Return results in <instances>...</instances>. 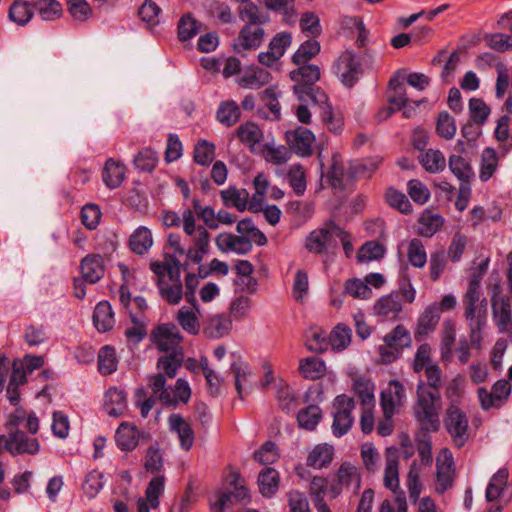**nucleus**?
Listing matches in <instances>:
<instances>
[{
	"label": "nucleus",
	"instance_id": "nucleus-52",
	"mask_svg": "<svg viewBox=\"0 0 512 512\" xmlns=\"http://www.w3.org/2000/svg\"><path fill=\"white\" fill-rule=\"evenodd\" d=\"M161 11V8L154 1L145 0L138 9V16L149 28H153L160 23L159 15Z\"/></svg>",
	"mask_w": 512,
	"mask_h": 512
},
{
	"label": "nucleus",
	"instance_id": "nucleus-46",
	"mask_svg": "<svg viewBox=\"0 0 512 512\" xmlns=\"http://www.w3.org/2000/svg\"><path fill=\"white\" fill-rule=\"evenodd\" d=\"M320 43L317 40L309 39L304 41L292 56V62L296 65L308 64V62L319 54Z\"/></svg>",
	"mask_w": 512,
	"mask_h": 512
},
{
	"label": "nucleus",
	"instance_id": "nucleus-2",
	"mask_svg": "<svg viewBox=\"0 0 512 512\" xmlns=\"http://www.w3.org/2000/svg\"><path fill=\"white\" fill-rule=\"evenodd\" d=\"M423 370H425L427 381L420 380L417 384V399L413 405V414L422 431L437 432L440 427L442 371L437 364H429Z\"/></svg>",
	"mask_w": 512,
	"mask_h": 512
},
{
	"label": "nucleus",
	"instance_id": "nucleus-53",
	"mask_svg": "<svg viewBox=\"0 0 512 512\" xmlns=\"http://www.w3.org/2000/svg\"><path fill=\"white\" fill-rule=\"evenodd\" d=\"M215 145L207 140H199L194 147L193 159L201 166H209L215 156Z\"/></svg>",
	"mask_w": 512,
	"mask_h": 512
},
{
	"label": "nucleus",
	"instance_id": "nucleus-24",
	"mask_svg": "<svg viewBox=\"0 0 512 512\" xmlns=\"http://www.w3.org/2000/svg\"><path fill=\"white\" fill-rule=\"evenodd\" d=\"M271 80V74L260 67H252L247 69L241 77L237 79V83L242 88L260 89L268 84Z\"/></svg>",
	"mask_w": 512,
	"mask_h": 512
},
{
	"label": "nucleus",
	"instance_id": "nucleus-42",
	"mask_svg": "<svg viewBox=\"0 0 512 512\" xmlns=\"http://www.w3.org/2000/svg\"><path fill=\"white\" fill-rule=\"evenodd\" d=\"M31 3L23 0H15L8 11L9 20L19 26L26 25L33 17Z\"/></svg>",
	"mask_w": 512,
	"mask_h": 512
},
{
	"label": "nucleus",
	"instance_id": "nucleus-20",
	"mask_svg": "<svg viewBox=\"0 0 512 512\" xmlns=\"http://www.w3.org/2000/svg\"><path fill=\"white\" fill-rule=\"evenodd\" d=\"M375 314L387 320H396L402 311V303L398 293H390L381 297L374 305Z\"/></svg>",
	"mask_w": 512,
	"mask_h": 512
},
{
	"label": "nucleus",
	"instance_id": "nucleus-39",
	"mask_svg": "<svg viewBox=\"0 0 512 512\" xmlns=\"http://www.w3.org/2000/svg\"><path fill=\"white\" fill-rule=\"evenodd\" d=\"M240 116V108L234 100L221 102L216 112L217 120L227 127H231L236 124L239 121Z\"/></svg>",
	"mask_w": 512,
	"mask_h": 512
},
{
	"label": "nucleus",
	"instance_id": "nucleus-38",
	"mask_svg": "<svg viewBox=\"0 0 512 512\" xmlns=\"http://www.w3.org/2000/svg\"><path fill=\"white\" fill-rule=\"evenodd\" d=\"M184 360L183 350L168 352L167 355L162 356L157 361V368L164 371V375L169 378H174L178 369L182 366Z\"/></svg>",
	"mask_w": 512,
	"mask_h": 512
},
{
	"label": "nucleus",
	"instance_id": "nucleus-64",
	"mask_svg": "<svg viewBox=\"0 0 512 512\" xmlns=\"http://www.w3.org/2000/svg\"><path fill=\"white\" fill-rule=\"evenodd\" d=\"M144 467L147 472L152 474L159 473L163 468V455L158 446V443H155L147 449L145 455Z\"/></svg>",
	"mask_w": 512,
	"mask_h": 512
},
{
	"label": "nucleus",
	"instance_id": "nucleus-19",
	"mask_svg": "<svg viewBox=\"0 0 512 512\" xmlns=\"http://www.w3.org/2000/svg\"><path fill=\"white\" fill-rule=\"evenodd\" d=\"M168 422L170 430L178 436L180 447L185 451H189L195 441V434L191 424L180 414H171Z\"/></svg>",
	"mask_w": 512,
	"mask_h": 512
},
{
	"label": "nucleus",
	"instance_id": "nucleus-61",
	"mask_svg": "<svg viewBox=\"0 0 512 512\" xmlns=\"http://www.w3.org/2000/svg\"><path fill=\"white\" fill-rule=\"evenodd\" d=\"M386 202L390 207L399 210L403 214L412 212V205L405 194L394 188H389L385 194Z\"/></svg>",
	"mask_w": 512,
	"mask_h": 512
},
{
	"label": "nucleus",
	"instance_id": "nucleus-34",
	"mask_svg": "<svg viewBox=\"0 0 512 512\" xmlns=\"http://www.w3.org/2000/svg\"><path fill=\"white\" fill-rule=\"evenodd\" d=\"M383 341L387 346L403 351L410 348L412 338L409 330L402 324L397 325L389 333L383 337Z\"/></svg>",
	"mask_w": 512,
	"mask_h": 512
},
{
	"label": "nucleus",
	"instance_id": "nucleus-12",
	"mask_svg": "<svg viewBox=\"0 0 512 512\" xmlns=\"http://www.w3.org/2000/svg\"><path fill=\"white\" fill-rule=\"evenodd\" d=\"M286 140L290 149L300 157H309L313 153L314 134L306 127L299 126L286 132Z\"/></svg>",
	"mask_w": 512,
	"mask_h": 512
},
{
	"label": "nucleus",
	"instance_id": "nucleus-44",
	"mask_svg": "<svg viewBox=\"0 0 512 512\" xmlns=\"http://www.w3.org/2000/svg\"><path fill=\"white\" fill-rule=\"evenodd\" d=\"M118 361L114 347L103 346L98 353V371L102 375H110L117 370Z\"/></svg>",
	"mask_w": 512,
	"mask_h": 512
},
{
	"label": "nucleus",
	"instance_id": "nucleus-47",
	"mask_svg": "<svg viewBox=\"0 0 512 512\" xmlns=\"http://www.w3.org/2000/svg\"><path fill=\"white\" fill-rule=\"evenodd\" d=\"M312 105H317L319 107L321 119L329 131L334 133H340L342 131L343 119L342 117L334 114L333 108L329 103V99L324 103H312Z\"/></svg>",
	"mask_w": 512,
	"mask_h": 512
},
{
	"label": "nucleus",
	"instance_id": "nucleus-51",
	"mask_svg": "<svg viewBox=\"0 0 512 512\" xmlns=\"http://www.w3.org/2000/svg\"><path fill=\"white\" fill-rule=\"evenodd\" d=\"M236 133L239 140L251 148L254 147L255 144L259 143L263 136L259 127L252 122L241 124L237 128Z\"/></svg>",
	"mask_w": 512,
	"mask_h": 512
},
{
	"label": "nucleus",
	"instance_id": "nucleus-7",
	"mask_svg": "<svg viewBox=\"0 0 512 512\" xmlns=\"http://www.w3.org/2000/svg\"><path fill=\"white\" fill-rule=\"evenodd\" d=\"M332 409V433L335 437L339 438L347 434L353 426L354 417L352 412L355 409L354 398L347 394L337 395L332 402Z\"/></svg>",
	"mask_w": 512,
	"mask_h": 512
},
{
	"label": "nucleus",
	"instance_id": "nucleus-22",
	"mask_svg": "<svg viewBox=\"0 0 512 512\" xmlns=\"http://www.w3.org/2000/svg\"><path fill=\"white\" fill-rule=\"evenodd\" d=\"M125 174V165L109 158L102 169V180L107 188L116 189L123 183Z\"/></svg>",
	"mask_w": 512,
	"mask_h": 512
},
{
	"label": "nucleus",
	"instance_id": "nucleus-40",
	"mask_svg": "<svg viewBox=\"0 0 512 512\" xmlns=\"http://www.w3.org/2000/svg\"><path fill=\"white\" fill-rule=\"evenodd\" d=\"M325 369V362L315 356L301 359L299 363V372L309 380L320 379L324 375Z\"/></svg>",
	"mask_w": 512,
	"mask_h": 512
},
{
	"label": "nucleus",
	"instance_id": "nucleus-13",
	"mask_svg": "<svg viewBox=\"0 0 512 512\" xmlns=\"http://www.w3.org/2000/svg\"><path fill=\"white\" fill-rule=\"evenodd\" d=\"M40 444L36 438H29L25 432L15 430L5 440V449L12 455L38 453Z\"/></svg>",
	"mask_w": 512,
	"mask_h": 512
},
{
	"label": "nucleus",
	"instance_id": "nucleus-10",
	"mask_svg": "<svg viewBox=\"0 0 512 512\" xmlns=\"http://www.w3.org/2000/svg\"><path fill=\"white\" fill-rule=\"evenodd\" d=\"M477 393L483 410L500 408L511 393V384L508 380L501 379L494 383L491 391L480 387Z\"/></svg>",
	"mask_w": 512,
	"mask_h": 512
},
{
	"label": "nucleus",
	"instance_id": "nucleus-4",
	"mask_svg": "<svg viewBox=\"0 0 512 512\" xmlns=\"http://www.w3.org/2000/svg\"><path fill=\"white\" fill-rule=\"evenodd\" d=\"M290 72V78L295 85L293 92L298 100L303 103H324L328 95L316 83L319 81L321 71L319 66L314 64H301Z\"/></svg>",
	"mask_w": 512,
	"mask_h": 512
},
{
	"label": "nucleus",
	"instance_id": "nucleus-26",
	"mask_svg": "<svg viewBox=\"0 0 512 512\" xmlns=\"http://www.w3.org/2000/svg\"><path fill=\"white\" fill-rule=\"evenodd\" d=\"M333 234L330 223L328 224V228L313 230L306 238V249L315 254L324 253L332 240Z\"/></svg>",
	"mask_w": 512,
	"mask_h": 512
},
{
	"label": "nucleus",
	"instance_id": "nucleus-31",
	"mask_svg": "<svg viewBox=\"0 0 512 512\" xmlns=\"http://www.w3.org/2000/svg\"><path fill=\"white\" fill-rule=\"evenodd\" d=\"M276 400L278 407L288 415L294 414L301 403L299 395L287 384L281 385L278 388Z\"/></svg>",
	"mask_w": 512,
	"mask_h": 512
},
{
	"label": "nucleus",
	"instance_id": "nucleus-55",
	"mask_svg": "<svg viewBox=\"0 0 512 512\" xmlns=\"http://www.w3.org/2000/svg\"><path fill=\"white\" fill-rule=\"evenodd\" d=\"M407 257L409 263L416 268H422L427 262V254L422 241L413 238L408 244Z\"/></svg>",
	"mask_w": 512,
	"mask_h": 512
},
{
	"label": "nucleus",
	"instance_id": "nucleus-60",
	"mask_svg": "<svg viewBox=\"0 0 512 512\" xmlns=\"http://www.w3.org/2000/svg\"><path fill=\"white\" fill-rule=\"evenodd\" d=\"M177 321L183 330L191 335L199 333L200 324L195 313L189 308L182 307L177 314Z\"/></svg>",
	"mask_w": 512,
	"mask_h": 512
},
{
	"label": "nucleus",
	"instance_id": "nucleus-57",
	"mask_svg": "<svg viewBox=\"0 0 512 512\" xmlns=\"http://www.w3.org/2000/svg\"><path fill=\"white\" fill-rule=\"evenodd\" d=\"M351 341V329L345 324H338L330 334L329 342L334 350L345 349Z\"/></svg>",
	"mask_w": 512,
	"mask_h": 512
},
{
	"label": "nucleus",
	"instance_id": "nucleus-1",
	"mask_svg": "<svg viewBox=\"0 0 512 512\" xmlns=\"http://www.w3.org/2000/svg\"><path fill=\"white\" fill-rule=\"evenodd\" d=\"M191 204L192 207L182 212L183 231L192 242L187 257L198 264L209 252L211 235L208 230L217 229V219L215 210L209 205L203 206L199 198L194 197Z\"/></svg>",
	"mask_w": 512,
	"mask_h": 512
},
{
	"label": "nucleus",
	"instance_id": "nucleus-14",
	"mask_svg": "<svg viewBox=\"0 0 512 512\" xmlns=\"http://www.w3.org/2000/svg\"><path fill=\"white\" fill-rule=\"evenodd\" d=\"M440 320V307L437 302L428 305L419 316L414 331V339L422 342L426 337L435 331Z\"/></svg>",
	"mask_w": 512,
	"mask_h": 512
},
{
	"label": "nucleus",
	"instance_id": "nucleus-48",
	"mask_svg": "<svg viewBox=\"0 0 512 512\" xmlns=\"http://www.w3.org/2000/svg\"><path fill=\"white\" fill-rule=\"evenodd\" d=\"M31 5L46 21L54 20L62 15V6L57 0H31Z\"/></svg>",
	"mask_w": 512,
	"mask_h": 512
},
{
	"label": "nucleus",
	"instance_id": "nucleus-11",
	"mask_svg": "<svg viewBox=\"0 0 512 512\" xmlns=\"http://www.w3.org/2000/svg\"><path fill=\"white\" fill-rule=\"evenodd\" d=\"M150 435L140 431L130 422H121L115 433L117 447L123 452H131L137 448L141 439L148 440Z\"/></svg>",
	"mask_w": 512,
	"mask_h": 512
},
{
	"label": "nucleus",
	"instance_id": "nucleus-16",
	"mask_svg": "<svg viewBox=\"0 0 512 512\" xmlns=\"http://www.w3.org/2000/svg\"><path fill=\"white\" fill-rule=\"evenodd\" d=\"M383 158L380 156L355 159L349 162L347 178L349 180L369 179L381 165Z\"/></svg>",
	"mask_w": 512,
	"mask_h": 512
},
{
	"label": "nucleus",
	"instance_id": "nucleus-9",
	"mask_svg": "<svg viewBox=\"0 0 512 512\" xmlns=\"http://www.w3.org/2000/svg\"><path fill=\"white\" fill-rule=\"evenodd\" d=\"M361 483L360 473L354 465L350 462H343L338 468L335 478L329 485V493L331 498H337L343 488H350L353 486L356 490L359 489Z\"/></svg>",
	"mask_w": 512,
	"mask_h": 512
},
{
	"label": "nucleus",
	"instance_id": "nucleus-63",
	"mask_svg": "<svg viewBox=\"0 0 512 512\" xmlns=\"http://www.w3.org/2000/svg\"><path fill=\"white\" fill-rule=\"evenodd\" d=\"M436 132L440 137L447 140H450L455 136V120L447 111H441L438 114Z\"/></svg>",
	"mask_w": 512,
	"mask_h": 512
},
{
	"label": "nucleus",
	"instance_id": "nucleus-59",
	"mask_svg": "<svg viewBox=\"0 0 512 512\" xmlns=\"http://www.w3.org/2000/svg\"><path fill=\"white\" fill-rule=\"evenodd\" d=\"M198 22L192 14H184L178 22V38L181 42L192 39L198 33Z\"/></svg>",
	"mask_w": 512,
	"mask_h": 512
},
{
	"label": "nucleus",
	"instance_id": "nucleus-50",
	"mask_svg": "<svg viewBox=\"0 0 512 512\" xmlns=\"http://www.w3.org/2000/svg\"><path fill=\"white\" fill-rule=\"evenodd\" d=\"M231 372L234 374L235 388L241 400L244 399L243 392L249 386L248 377L250 376L249 366L245 362L234 361L230 366Z\"/></svg>",
	"mask_w": 512,
	"mask_h": 512
},
{
	"label": "nucleus",
	"instance_id": "nucleus-29",
	"mask_svg": "<svg viewBox=\"0 0 512 512\" xmlns=\"http://www.w3.org/2000/svg\"><path fill=\"white\" fill-rule=\"evenodd\" d=\"M444 218L430 210L422 212L418 220V234L430 238L435 235L443 226Z\"/></svg>",
	"mask_w": 512,
	"mask_h": 512
},
{
	"label": "nucleus",
	"instance_id": "nucleus-35",
	"mask_svg": "<svg viewBox=\"0 0 512 512\" xmlns=\"http://www.w3.org/2000/svg\"><path fill=\"white\" fill-rule=\"evenodd\" d=\"M148 385L151 388L152 394L157 395L159 401L164 406H172L175 405V400L172 399L171 392L167 389L166 386V376L159 372L157 374H153L148 376Z\"/></svg>",
	"mask_w": 512,
	"mask_h": 512
},
{
	"label": "nucleus",
	"instance_id": "nucleus-36",
	"mask_svg": "<svg viewBox=\"0 0 512 512\" xmlns=\"http://www.w3.org/2000/svg\"><path fill=\"white\" fill-rule=\"evenodd\" d=\"M323 417L322 410L318 405H308L297 413V423L300 428L313 431Z\"/></svg>",
	"mask_w": 512,
	"mask_h": 512
},
{
	"label": "nucleus",
	"instance_id": "nucleus-45",
	"mask_svg": "<svg viewBox=\"0 0 512 512\" xmlns=\"http://www.w3.org/2000/svg\"><path fill=\"white\" fill-rule=\"evenodd\" d=\"M498 167V155L493 148H485L481 155V166L479 178L482 182H487L495 173Z\"/></svg>",
	"mask_w": 512,
	"mask_h": 512
},
{
	"label": "nucleus",
	"instance_id": "nucleus-49",
	"mask_svg": "<svg viewBox=\"0 0 512 512\" xmlns=\"http://www.w3.org/2000/svg\"><path fill=\"white\" fill-rule=\"evenodd\" d=\"M133 164L136 169L151 173L158 164L157 152L149 147L143 148L135 155Z\"/></svg>",
	"mask_w": 512,
	"mask_h": 512
},
{
	"label": "nucleus",
	"instance_id": "nucleus-8",
	"mask_svg": "<svg viewBox=\"0 0 512 512\" xmlns=\"http://www.w3.org/2000/svg\"><path fill=\"white\" fill-rule=\"evenodd\" d=\"M151 340L159 351L172 352L183 350L180 343L183 340L178 327L173 323H165L157 326L151 333Z\"/></svg>",
	"mask_w": 512,
	"mask_h": 512
},
{
	"label": "nucleus",
	"instance_id": "nucleus-58",
	"mask_svg": "<svg viewBox=\"0 0 512 512\" xmlns=\"http://www.w3.org/2000/svg\"><path fill=\"white\" fill-rule=\"evenodd\" d=\"M161 297L169 304H178L183 297L182 283L165 284L163 280L157 282Z\"/></svg>",
	"mask_w": 512,
	"mask_h": 512
},
{
	"label": "nucleus",
	"instance_id": "nucleus-21",
	"mask_svg": "<svg viewBox=\"0 0 512 512\" xmlns=\"http://www.w3.org/2000/svg\"><path fill=\"white\" fill-rule=\"evenodd\" d=\"M104 407L108 415L119 417L127 409V394L123 389L112 387L105 393Z\"/></svg>",
	"mask_w": 512,
	"mask_h": 512
},
{
	"label": "nucleus",
	"instance_id": "nucleus-6",
	"mask_svg": "<svg viewBox=\"0 0 512 512\" xmlns=\"http://www.w3.org/2000/svg\"><path fill=\"white\" fill-rule=\"evenodd\" d=\"M443 423L454 446L458 449L464 447L470 437L469 421L466 413L457 405L451 404L446 409Z\"/></svg>",
	"mask_w": 512,
	"mask_h": 512
},
{
	"label": "nucleus",
	"instance_id": "nucleus-32",
	"mask_svg": "<svg viewBox=\"0 0 512 512\" xmlns=\"http://www.w3.org/2000/svg\"><path fill=\"white\" fill-rule=\"evenodd\" d=\"M220 197L225 207H234L243 212L247 208L249 193L246 189L238 190L236 187L230 186L220 192Z\"/></svg>",
	"mask_w": 512,
	"mask_h": 512
},
{
	"label": "nucleus",
	"instance_id": "nucleus-15",
	"mask_svg": "<svg viewBox=\"0 0 512 512\" xmlns=\"http://www.w3.org/2000/svg\"><path fill=\"white\" fill-rule=\"evenodd\" d=\"M265 31L261 26L244 25L234 41V51L238 54L246 50H255L263 42Z\"/></svg>",
	"mask_w": 512,
	"mask_h": 512
},
{
	"label": "nucleus",
	"instance_id": "nucleus-27",
	"mask_svg": "<svg viewBox=\"0 0 512 512\" xmlns=\"http://www.w3.org/2000/svg\"><path fill=\"white\" fill-rule=\"evenodd\" d=\"M257 483L261 495L271 498L279 489L280 476L278 471L271 467L264 468L258 475Z\"/></svg>",
	"mask_w": 512,
	"mask_h": 512
},
{
	"label": "nucleus",
	"instance_id": "nucleus-25",
	"mask_svg": "<svg viewBox=\"0 0 512 512\" xmlns=\"http://www.w3.org/2000/svg\"><path fill=\"white\" fill-rule=\"evenodd\" d=\"M92 318L95 328L101 333L110 331L115 325L114 312L108 301H100L95 306Z\"/></svg>",
	"mask_w": 512,
	"mask_h": 512
},
{
	"label": "nucleus",
	"instance_id": "nucleus-54",
	"mask_svg": "<svg viewBox=\"0 0 512 512\" xmlns=\"http://www.w3.org/2000/svg\"><path fill=\"white\" fill-rule=\"evenodd\" d=\"M491 113L490 107L481 98H471L469 100V114L471 122L484 125Z\"/></svg>",
	"mask_w": 512,
	"mask_h": 512
},
{
	"label": "nucleus",
	"instance_id": "nucleus-41",
	"mask_svg": "<svg viewBox=\"0 0 512 512\" xmlns=\"http://www.w3.org/2000/svg\"><path fill=\"white\" fill-rule=\"evenodd\" d=\"M238 15L245 25L261 26L268 18L260 12L259 7L252 1L245 2L238 7Z\"/></svg>",
	"mask_w": 512,
	"mask_h": 512
},
{
	"label": "nucleus",
	"instance_id": "nucleus-5",
	"mask_svg": "<svg viewBox=\"0 0 512 512\" xmlns=\"http://www.w3.org/2000/svg\"><path fill=\"white\" fill-rule=\"evenodd\" d=\"M371 61L372 56L367 50L359 53L347 50L335 62V73L344 86L351 88L363 75L364 66L369 65Z\"/></svg>",
	"mask_w": 512,
	"mask_h": 512
},
{
	"label": "nucleus",
	"instance_id": "nucleus-3",
	"mask_svg": "<svg viewBox=\"0 0 512 512\" xmlns=\"http://www.w3.org/2000/svg\"><path fill=\"white\" fill-rule=\"evenodd\" d=\"M480 288V280L473 276L462 299L464 317L469 327L470 343L475 349H481L482 331L488 319V301L486 298L480 299Z\"/></svg>",
	"mask_w": 512,
	"mask_h": 512
},
{
	"label": "nucleus",
	"instance_id": "nucleus-18",
	"mask_svg": "<svg viewBox=\"0 0 512 512\" xmlns=\"http://www.w3.org/2000/svg\"><path fill=\"white\" fill-rule=\"evenodd\" d=\"M80 272L90 284L99 282L105 274L104 259L100 254H88L80 262Z\"/></svg>",
	"mask_w": 512,
	"mask_h": 512
},
{
	"label": "nucleus",
	"instance_id": "nucleus-62",
	"mask_svg": "<svg viewBox=\"0 0 512 512\" xmlns=\"http://www.w3.org/2000/svg\"><path fill=\"white\" fill-rule=\"evenodd\" d=\"M102 212L100 207L94 203L85 204L80 213L82 224L89 230H94L100 223Z\"/></svg>",
	"mask_w": 512,
	"mask_h": 512
},
{
	"label": "nucleus",
	"instance_id": "nucleus-30",
	"mask_svg": "<svg viewBox=\"0 0 512 512\" xmlns=\"http://www.w3.org/2000/svg\"><path fill=\"white\" fill-rule=\"evenodd\" d=\"M216 502L210 503L211 512H223V506L228 499H235V502L246 505L250 501V493L247 487L240 485L234 491L218 493Z\"/></svg>",
	"mask_w": 512,
	"mask_h": 512
},
{
	"label": "nucleus",
	"instance_id": "nucleus-17",
	"mask_svg": "<svg viewBox=\"0 0 512 512\" xmlns=\"http://www.w3.org/2000/svg\"><path fill=\"white\" fill-rule=\"evenodd\" d=\"M493 321L500 333H507L512 329V309L509 297L492 298Z\"/></svg>",
	"mask_w": 512,
	"mask_h": 512
},
{
	"label": "nucleus",
	"instance_id": "nucleus-23",
	"mask_svg": "<svg viewBox=\"0 0 512 512\" xmlns=\"http://www.w3.org/2000/svg\"><path fill=\"white\" fill-rule=\"evenodd\" d=\"M374 390L375 385L370 379L362 376L353 379L352 391L358 397L362 408L375 407Z\"/></svg>",
	"mask_w": 512,
	"mask_h": 512
},
{
	"label": "nucleus",
	"instance_id": "nucleus-56",
	"mask_svg": "<svg viewBox=\"0 0 512 512\" xmlns=\"http://www.w3.org/2000/svg\"><path fill=\"white\" fill-rule=\"evenodd\" d=\"M385 253L386 248L383 244L378 241H368L360 248L357 258L360 262L380 260Z\"/></svg>",
	"mask_w": 512,
	"mask_h": 512
},
{
	"label": "nucleus",
	"instance_id": "nucleus-37",
	"mask_svg": "<svg viewBox=\"0 0 512 512\" xmlns=\"http://www.w3.org/2000/svg\"><path fill=\"white\" fill-rule=\"evenodd\" d=\"M333 447L327 444H319L309 453L307 465L316 469L327 467L333 459Z\"/></svg>",
	"mask_w": 512,
	"mask_h": 512
},
{
	"label": "nucleus",
	"instance_id": "nucleus-33",
	"mask_svg": "<svg viewBox=\"0 0 512 512\" xmlns=\"http://www.w3.org/2000/svg\"><path fill=\"white\" fill-rule=\"evenodd\" d=\"M419 163L429 173L442 172L446 167V159L440 150L427 149L418 156Z\"/></svg>",
	"mask_w": 512,
	"mask_h": 512
},
{
	"label": "nucleus",
	"instance_id": "nucleus-28",
	"mask_svg": "<svg viewBox=\"0 0 512 512\" xmlns=\"http://www.w3.org/2000/svg\"><path fill=\"white\" fill-rule=\"evenodd\" d=\"M153 245L152 232L145 226H139L129 237V248L137 255H144Z\"/></svg>",
	"mask_w": 512,
	"mask_h": 512
},
{
	"label": "nucleus",
	"instance_id": "nucleus-43",
	"mask_svg": "<svg viewBox=\"0 0 512 512\" xmlns=\"http://www.w3.org/2000/svg\"><path fill=\"white\" fill-rule=\"evenodd\" d=\"M448 164L449 169L460 183H465L466 181L470 183L475 175L470 163L459 155H451Z\"/></svg>",
	"mask_w": 512,
	"mask_h": 512
}]
</instances>
